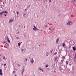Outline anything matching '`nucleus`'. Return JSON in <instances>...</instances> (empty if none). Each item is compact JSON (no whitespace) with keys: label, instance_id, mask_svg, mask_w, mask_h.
Segmentation results:
<instances>
[{"label":"nucleus","instance_id":"18","mask_svg":"<svg viewBox=\"0 0 76 76\" xmlns=\"http://www.w3.org/2000/svg\"><path fill=\"white\" fill-rule=\"evenodd\" d=\"M21 44V43H18V47H20Z\"/></svg>","mask_w":76,"mask_h":76},{"label":"nucleus","instance_id":"35","mask_svg":"<svg viewBox=\"0 0 76 76\" xmlns=\"http://www.w3.org/2000/svg\"><path fill=\"white\" fill-rule=\"evenodd\" d=\"M18 14H19V12H17V15H18Z\"/></svg>","mask_w":76,"mask_h":76},{"label":"nucleus","instance_id":"19","mask_svg":"<svg viewBox=\"0 0 76 76\" xmlns=\"http://www.w3.org/2000/svg\"><path fill=\"white\" fill-rule=\"evenodd\" d=\"M65 45V44L64 43H63L62 44V46L64 47Z\"/></svg>","mask_w":76,"mask_h":76},{"label":"nucleus","instance_id":"49","mask_svg":"<svg viewBox=\"0 0 76 76\" xmlns=\"http://www.w3.org/2000/svg\"><path fill=\"white\" fill-rule=\"evenodd\" d=\"M21 43H22V42H21Z\"/></svg>","mask_w":76,"mask_h":76},{"label":"nucleus","instance_id":"34","mask_svg":"<svg viewBox=\"0 0 76 76\" xmlns=\"http://www.w3.org/2000/svg\"><path fill=\"white\" fill-rule=\"evenodd\" d=\"M28 61L27 59H26V61Z\"/></svg>","mask_w":76,"mask_h":76},{"label":"nucleus","instance_id":"46","mask_svg":"<svg viewBox=\"0 0 76 76\" xmlns=\"http://www.w3.org/2000/svg\"><path fill=\"white\" fill-rule=\"evenodd\" d=\"M50 2H51V1H49Z\"/></svg>","mask_w":76,"mask_h":76},{"label":"nucleus","instance_id":"43","mask_svg":"<svg viewBox=\"0 0 76 76\" xmlns=\"http://www.w3.org/2000/svg\"><path fill=\"white\" fill-rule=\"evenodd\" d=\"M14 13H15V11H14Z\"/></svg>","mask_w":76,"mask_h":76},{"label":"nucleus","instance_id":"13","mask_svg":"<svg viewBox=\"0 0 76 76\" xmlns=\"http://www.w3.org/2000/svg\"><path fill=\"white\" fill-rule=\"evenodd\" d=\"M65 57H66V56H63L62 57V58L63 60H64V59H65Z\"/></svg>","mask_w":76,"mask_h":76},{"label":"nucleus","instance_id":"27","mask_svg":"<svg viewBox=\"0 0 76 76\" xmlns=\"http://www.w3.org/2000/svg\"><path fill=\"white\" fill-rule=\"evenodd\" d=\"M6 44H7V45H8V46H9V44L7 43Z\"/></svg>","mask_w":76,"mask_h":76},{"label":"nucleus","instance_id":"21","mask_svg":"<svg viewBox=\"0 0 76 76\" xmlns=\"http://www.w3.org/2000/svg\"><path fill=\"white\" fill-rule=\"evenodd\" d=\"M3 59H4V60H5L6 59V58L4 56Z\"/></svg>","mask_w":76,"mask_h":76},{"label":"nucleus","instance_id":"3","mask_svg":"<svg viewBox=\"0 0 76 76\" xmlns=\"http://www.w3.org/2000/svg\"><path fill=\"white\" fill-rule=\"evenodd\" d=\"M30 61L32 64L34 62V60L33 59V58H32L31 60H30Z\"/></svg>","mask_w":76,"mask_h":76},{"label":"nucleus","instance_id":"29","mask_svg":"<svg viewBox=\"0 0 76 76\" xmlns=\"http://www.w3.org/2000/svg\"><path fill=\"white\" fill-rule=\"evenodd\" d=\"M3 42L4 43H5V44L7 43V42Z\"/></svg>","mask_w":76,"mask_h":76},{"label":"nucleus","instance_id":"26","mask_svg":"<svg viewBox=\"0 0 76 76\" xmlns=\"http://www.w3.org/2000/svg\"><path fill=\"white\" fill-rule=\"evenodd\" d=\"M47 26H48L47 25L45 26V28H47Z\"/></svg>","mask_w":76,"mask_h":76},{"label":"nucleus","instance_id":"30","mask_svg":"<svg viewBox=\"0 0 76 76\" xmlns=\"http://www.w3.org/2000/svg\"><path fill=\"white\" fill-rule=\"evenodd\" d=\"M59 69L60 70H61V67H59Z\"/></svg>","mask_w":76,"mask_h":76},{"label":"nucleus","instance_id":"20","mask_svg":"<svg viewBox=\"0 0 76 76\" xmlns=\"http://www.w3.org/2000/svg\"><path fill=\"white\" fill-rule=\"evenodd\" d=\"M25 15H26L25 13H23V16L24 17H25Z\"/></svg>","mask_w":76,"mask_h":76},{"label":"nucleus","instance_id":"4","mask_svg":"<svg viewBox=\"0 0 76 76\" xmlns=\"http://www.w3.org/2000/svg\"><path fill=\"white\" fill-rule=\"evenodd\" d=\"M0 75L2 76L3 75V73H2V70L1 69H0Z\"/></svg>","mask_w":76,"mask_h":76},{"label":"nucleus","instance_id":"51","mask_svg":"<svg viewBox=\"0 0 76 76\" xmlns=\"http://www.w3.org/2000/svg\"><path fill=\"white\" fill-rule=\"evenodd\" d=\"M29 58H30V57H29Z\"/></svg>","mask_w":76,"mask_h":76},{"label":"nucleus","instance_id":"22","mask_svg":"<svg viewBox=\"0 0 76 76\" xmlns=\"http://www.w3.org/2000/svg\"><path fill=\"white\" fill-rule=\"evenodd\" d=\"M48 67V65L47 64L46 66V67Z\"/></svg>","mask_w":76,"mask_h":76},{"label":"nucleus","instance_id":"9","mask_svg":"<svg viewBox=\"0 0 76 76\" xmlns=\"http://www.w3.org/2000/svg\"><path fill=\"white\" fill-rule=\"evenodd\" d=\"M7 39L8 42H9V43H10V40L9 39V38H8L7 37Z\"/></svg>","mask_w":76,"mask_h":76},{"label":"nucleus","instance_id":"24","mask_svg":"<svg viewBox=\"0 0 76 76\" xmlns=\"http://www.w3.org/2000/svg\"><path fill=\"white\" fill-rule=\"evenodd\" d=\"M61 63H63V61L62 60H61Z\"/></svg>","mask_w":76,"mask_h":76},{"label":"nucleus","instance_id":"38","mask_svg":"<svg viewBox=\"0 0 76 76\" xmlns=\"http://www.w3.org/2000/svg\"><path fill=\"white\" fill-rule=\"evenodd\" d=\"M2 6H3V5H2L1 4V7H2Z\"/></svg>","mask_w":76,"mask_h":76},{"label":"nucleus","instance_id":"28","mask_svg":"<svg viewBox=\"0 0 76 76\" xmlns=\"http://www.w3.org/2000/svg\"><path fill=\"white\" fill-rule=\"evenodd\" d=\"M17 39H19V37H17L16 38Z\"/></svg>","mask_w":76,"mask_h":76},{"label":"nucleus","instance_id":"41","mask_svg":"<svg viewBox=\"0 0 76 76\" xmlns=\"http://www.w3.org/2000/svg\"><path fill=\"white\" fill-rule=\"evenodd\" d=\"M54 72H55V73H56V71H54Z\"/></svg>","mask_w":76,"mask_h":76},{"label":"nucleus","instance_id":"31","mask_svg":"<svg viewBox=\"0 0 76 76\" xmlns=\"http://www.w3.org/2000/svg\"><path fill=\"white\" fill-rule=\"evenodd\" d=\"M4 66H6V64H4Z\"/></svg>","mask_w":76,"mask_h":76},{"label":"nucleus","instance_id":"16","mask_svg":"<svg viewBox=\"0 0 76 76\" xmlns=\"http://www.w3.org/2000/svg\"><path fill=\"white\" fill-rule=\"evenodd\" d=\"M3 14V11L2 12H0V16H1V15H2Z\"/></svg>","mask_w":76,"mask_h":76},{"label":"nucleus","instance_id":"25","mask_svg":"<svg viewBox=\"0 0 76 76\" xmlns=\"http://www.w3.org/2000/svg\"><path fill=\"white\" fill-rule=\"evenodd\" d=\"M17 66H20V64H18L17 65Z\"/></svg>","mask_w":76,"mask_h":76},{"label":"nucleus","instance_id":"42","mask_svg":"<svg viewBox=\"0 0 76 76\" xmlns=\"http://www.w3.org/2000/svg\"><path fill=\"white\" fill-rule=\"evenodd\" d=\"M74 1H76V0H74Z\"/></svg>","mask_w":76,"mask_h":76},{"label":"nucleus","instance_id":"23","mask_svg":"<svg viewBox=\"0 0 76 76\" xmlns=\"http://www.w3.org/2000/svg\"><path fill=\"white\" fill-rule=\"evenodd\" d=\"M0 56H1V54H0V61H1V58H0Z\"/></svg>","mask_w":76,"mask_h":76},{"label":"nucleus","instance_id":"17","mask_svg":"<svg viewBox=\"0 0 76 76\" xmlns=\"http://www.w3.org/2000/svg\"><path fill=\"white\" fill-rule=\"evenodd\" d=\"M57 54V52H55L53 55V56H54V55H56Z\"/></svg>","mask_w":76,"mask_h":76},{"label":"nucleus","instance_id":"10","mask_svg":"<svg viewBox=\"0 0 76 76\" xmlns=\"http://www.w3.org/2000/svg\"><path fill=\"white\" fill-rule=\"evenodd\" d=\"M24 71H25V70H24V69H22V73H21V75L22 76H23V72H24Z\"/></svg>","mask_w":76,"mask_h":76},{"label":"nucleus","instance_id":"36","mask_svg":"<svg viewBox=\"0 0 76 76\" xmlns=\"http://www.w3.org/2000/svg\"><path fill=\"white\" fill-rule=\"evenodd\" d=\"M23 50H24V49H22L21 51H23Z\"/></svg>","mask_w":76,"mask_h":76},{"label":"nucleus","instance_id":"44","mask_svg":"<svg viewBox=\"0 0 76 76\" xmlns=\"http://www.w3.org/2000/svg\"><path fill=\"white\" fill-rule=\"evenodd\" d=\"M15 76H17V75H15Z\"/></svg>","mask_w":76,"mask_h":76},{"label":"nucleus","instance_id":"48","mask_svg":"<svg viewBox=\"0 0 76 76\" xmlns=\"http://www.w3.org/2000/svg\"><path fill=\"white\" fill-rule=\"evenodd\" d=\"M55 23H56V22H55Z\"/></svg>","mask_w":76,"mask_h":76},{"label":"nucleus","instance_id":"39","mask_svg":"<svg viewBox=\"0 0 76 76\" xmlns=\"http://www.w3.org/2000/svg\"><path fill=\"white\" fill-rule=\"evenodd\" d=\"M50 53H52L53 52L52 51H51Z\"/></svg>","mask_w":76,"mask_h":76},{"label":"nucleus","instance_id":"2","mask_svg":"<svg viewBox=\"0 0 76 76\" xmlns=\"http://www.w3.org/2000/svg\"><path fill=\"white\" fill-rule=\"evenodd\" d=\"M72 25V22L71 21H69V22H68L67 24V25Z\"/></svg>","mask_w":76,"mask_h":76},{"label":"nucleus","instance_id":"37","mask_svg":"<svg viewBox=\"0 0 76 76\" xmlns=\"http://www.w3.org/2000/svg\"><path fill=\"white\" fill-rule=\"evenodd\" d=\"M69 66H71V64H69Z\"/></svg>","mask_w":76,"mask_h":76},{"label":"nucleus","instance_id":"12","mask_svg":"<svg viewBox=\"0 0 76 76\" xmlns=\"http://www.w3.org/2000/svg\"><path fill=\"white\" fill-rule=\"evenodd\" d=\"M13 20L12 19H11V20H10L9 22H10V23H11V22H13Z\"/></svg>","mask_w":76,"mask_h":76},{"label":"nucleus","instance_id":"14","mask_svg":"<svg viewBox=\"0 0 76 76\" xmlns=\"http://www.w3.org/2000/svg\"><path fill=\"white\" fill-rule=\"evenodd\" d=\"M48 54H49V53H48V52H46V56H48Z\"/></svg>","mask_w":76,"mask_h":76},{"label":"nucleus","instance_id":"32","mask_svg":"<svg viewBox=\"0 0 76 76\" xmlns=\"http://www.w3.org/2000/svg\"><path fill=\"white\" fill-rule=\"evenodd\" d=\"M49 30H51V28H49Z\"/></svg>","mask_w":76,"mask_h":76},{"label":"nucleus","instance_id":"40","mask_svg":"<svg viewBox=\"0 0 76 76\" xmlns=\"http://www.w3.org/2000/svg\"><path fill=\"white\" fill-rule=\"evenodd\" d=\"M4 15L5 16H6V14H4Z\"/></svg>","mask_w":76,"mask_h":76},{"label":"nucleus","instance_id":"50","mask_svg":"<svg viewBox=\"0 0 76 76\" xmlns=\"http://www.w3.org/2000/svg\"><path fill=\"white\" fill-rule=\"evenodd\" d=\"M4 5H3V6H4Z\"/></svg>","mask_w":76,"mask_h":76},{"label":"nucleus","instance_id":"11","mask_svg":"<svg viewBox=\"0 0 76 76\" xmlns=\"http://www.w3.org/2000/svg\"><path fill=\"white\" fill-rule=\"evenodd\" d=\"M72 49L73 51H75V50H76V48H75V47H73Z\"/></svg>","mask_w":76,"mask_h":76},{"label":"nucleus","instance_id":"8","mask_svg":"<svg viewBox=\"0 0 76 76\" xmlns=\"http://www.w3.org/2000/svg\"><path fill=\"white\" fill-rule=\"evenodd\" d=\"M57 56H56L54 58V61H57Z\"/></svg>","mask_w":76,"mask_h":76},{"label":"nucleus","instance_id":"5","mask_svg":"<svg viewBox=\"0 0 76 76\" xmlns=\"http://www.w3.org/2000/svg\"><path fill=\"white\" fill-rule=\"evenodd\" d=\"M59 41V39L58 38L56 40V44H58V43Z\"/></svg>","mask_w":76,"mask_h":76},{"label":"nucleus","instance_id":"47","mask_svg":"<svg viewBox=\"0 0 76 76\" xmlns=\"http://www.w3.org/2000/svg\"><path fill=\"white\" fill-rule=\"evenodd\" d=\"M26 9H25V10L26 11Z\"/></svg>","mask_w":76,"mask_h":76},{"label":"nucleus","instance_id":"1","mask_svg":"<svg viewBox=\"0 0 76 76\" xmlns=\"http://www.w3.org/2000/svg\"><path fill=\"white\" fill-rule=\"evenodd\" d=\"M34 28H33V29L34 30V31H39V29L38 28H37L36 26H34Z\"/></svg>","mask_w":76,"mask_h":76},{"label":"nucleus","instance_id":"45","mask_svg":"<svg viewBox=\"0 0 76 76\" xmlns=\"http://www.w3.org/2000/svg\"><path fill=\"white\" fill-rule=\"evenodd\" d=\"M15 70H17V69H16Z\"/></svg>","mask_w":76,"mask_h":76},{"label":"nucleus","instance_id":"7","mask_svg":"<svg viewBox=\"0 0 76 76\" xmlns=\"http://www.w3.org/2000/svg\"><path fill=\"white\" fill-rule=\"evenodd\" d=\"M38 70H41V71H42L43 72H44L43 69H42V68H41V67L39 68Z\"/></svg>","mask_w":76,"mask_h":76},{"label":"nucleus","instance_id":"6","mask_svg":"<svg viewBox=\"0 0 76 76\" xmlns=\"http://www.w3.org/2000/svg\"><path fill=\"white\" fill-rule=\"evenodd\" d=\"M3 13H6V14H7L8 13V12L6 11H2Z\"/></svg>","mask_w":76,"mask_h":76},{"label":"nucleus","instance_id":"33","mask_svg":"<svg viewBox=\"0 0 76 76\" xmlns=\"http://www.w3.org/2000/svg\"><path fill=\"white\" fill-rule=\"evenodd\" d=\"M15 71H13L12 72L13 73H15Z\"/></svg>","mask_w":76,"mask_h":76},{"label":"nucleus","instance_id":"15","mask_svg":"<svg viewBox=\"0 0 76 76\" xmlns=\"http://www.w3.org/2000/svg\"><path fill=\"white\" fill-rule=\"evenodd\" d=\"M66 65H67V64H68V63H69V62H68V61H66Z\"/></svg>","mask_w":76,"mask_h":76}]
</instances>
